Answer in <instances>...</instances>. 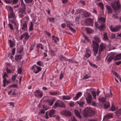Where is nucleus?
I'll list each match as a JSON object with an SVG mask.
<instances>
[{
  "instance_id": "obj_1",
  "label": "nucleus",
  "mask_w": 121,
  "mask_h": 121,
  "mask_svg": "<svg viewBox=\"0 0 121 121\" xmlns=\"http://www.w3.org/2000/svg\"><path fill=\"white\" fill-rule=\"evenodd\" d=\"M94 38L95 41H93L92 47L94 52V56H95L98 51L99 45V44L96 42H100V40L99 38L97 36H95Z\"/></svg>"
},
{
  "instance_id": "obj_26",
  "label": "nucleus",
  "mask_w": 121,
  "mask_h": 121,
  "mask_svg": "<svg viewBox=\"0 0 121 121\" xmlns=\"http://www.w3.org/2000/svg\"><path fill=\"white\" fill-rule=\"evenodd\" d=\"M24 36L25 39V40H27L30 36L28 33L27 32H25L23 34Z\"/></svg>"
},
{
  "instance_id": "obj_63",
  "label": "nucleus",
  "mask_w": 121,
  "mask_h": 121,
  "mask_svg": "<svg viewBox=\"0 0 121 121\" xmlns=\"http://www.w3.org/2000/svg\"><path fill=\"white\" fill-rule=\"evenodd\" d=\"M18 0H13V4H16L18 2Z\"/></svg>"
},
{
  "instance_id": "obj_53",
  "label": "nucleus",
  "mask_w": 121,
  "mask_h": 121,
  "mask_svg": "<svg viewBox=\"0 0 121 121\" xmlns=\"http://www.w3.org/2000/svg\"><path fill=\"white\" fill-rule=\"evenodd\" d=\"M121 109L118 110L115 112V113L117 114H120L121 113Z\"/></svg>"
},
{
  "instance_id": "obj_17",
  "label": "nucleus",
  "mask_w": 121,
  "mask_h": 121,
  "mask_svg": "<svg viewBox=\"0 0 121 121\" xmlns=\"http://www.w3.org/2000/svg\"><path fill=\"white\" fill-rule=\"evenodd\" d=\"M98 21L101 24L104 23L105 21V19L104 18L102 17H100L98 19Z\"/></svg>"
},
{
  "instance_id": "obj_9",
  "label": "nucleus",
  "mask_w": 121,
  "mask_h": 121,
  "mask_svg": "<svg viewBox=\"0 0 121 121\" xmlns=\"http://www.w3.org/2000/svg\"><path fill=\"white\" fill-rule=\"evenodd\" d=\"M92 99L91 95L90 93H88L87 95V97H86V99L87 103L90 104L92 101Z\"/></svg>"
},
{
  "instance_id": "obj_8",
  "label": "nucleus",
  "mask_w": 121,
  "mask_h": 121,
  "mask_svg": "<svg viewBox=\"0 0 121 121\" xmlns=\"http://www.w3.org/2000/svg\"><path fill=\"white\" fill-rule=\"evenodd\" d=\"M106 45L105 44L102 43L99 46V49L98 53L99 55L100 54V52L104 50L105 49Z\"/></svg>"
},
{
  "instance_id": "obj_38",
  "label": "nucleus",
  "mask_w": 121,
  "mask_h": 121,
  "mask_svg": "<svg viewBox=\"0 0 121 121\" xmlns=\"http://www.w3.org/2000/svg\"><path fill=\"white\" fill-rule=\"evenodd\" d=\"M36 47L38 48H40L42 49H43V47L42 45L39 43L37 44L36 45Z\"/></svg>"
},
{
  "instance_id": "obj_28",
  "label": "nucleus",
  "mask_w": 121,
  "mask_h": 121,
  "mask_svg": "<svg viewBox=\"0 0 121 121\" xmlns=\"http://www.w3.org/2000/svg\"><path fill=\"white\" fill-rule=\"evenodd\" d=\"M86 32L88 33H90L93 32V30L91 28H86L85 29Z\"/></svg>"
},
{
  "instance_id": "obj_25",
  "label": "nucleus",
  "mask_w": 121,
  "mask_h": 121,
  "mask_svg": "<svg viewBox=\"0 0 121 121\" xmlns=\"http://www.w3.org/2000/svg\"><path fill=\"white\" fill-rule=\"evenodd\" d=\"M74 112L77 117H78L79 118H81V117L78 110H75Z\"/></svg>"
},
{
  "instance_id": "obj_30",
  "label": "nucleus",
  "mask_w": 121,
  "mask_h": 121,
  "mask_svg": "<svg viewBox=\"0 0 121 121\" xmlns=\"http://www.w3.org/2000/svg\"><path fill=\"white\" fill-rule=\"evenodd\" d=\"M9 43V45L10 47L12 48L13 47L15 44L14 42L12 41L11 40H8Z\"/></svg>"
},
{
  "instance_id": "obj_4",
  "label": "nucleus",
  "mask_w": 121,
  "mask_h": 121,
  "mask_svg": "<svg viewBox=\"0 0 121 121\" xmlns=\"http://www.w3.org/2000/svg\"><path fill=\"white\" fill-rule=\"evenodd\" d=\"M65 104L62 102L58 100L55 103L53 107L54 108H56L57 107L65 108Z\"/></svg>"
},
{
  "instance_id": "obj_39",
  "label": "nucleus",
  "mask_w": 121,
  "mask_h": 121,
  "mask_svg": "<svg viewBox=\"0 0 121 121\" xmlns=\"http://www.w3.org/2000/svg\"><path fill=\"white\" fill-rule=\"evenodd\" d=\"M91 92L94 98L95 99H96V94L95 92L94 91H92Z\"/></svg>"
},
{
  "instance_id": "obj_61",
  "label": "nucleus",
  "mask_w": 121,
  "mask_h": 121,
  "mask_svg": "<svg viewBox=\"0 0 121 121\" xmlns=\"http://www.w3.org/2000/svg\"><path fill=\"white\" fill-rule=\"evenodd\" d=\"M69 105L71 107H73L74 105V102H71L69 103Z\"/></svg>"
},
{
  "instance_id": "obj_14",
  "label": "nucleus",
  "mask_w": 121,
  "mask_h": 121,
  "mask_svg": "<svg viewBox=\"0 0 121 121\" xmlns=\"http://www.w3.org/2000/svg\"><path fill=\"white\" fill-rule=\"evenodd\" d=\"M87 22L89 23L88 25L92 26L93 25V20L91 18H88L87 20Z\"/></svg>"
},
{
  "instance_id": "obj_42",
  "label": "nucleus",
  "mask_w": 121,
  "mask_h": 121,
  "mask_svg": "<svg viewBox=\"0 0 121 121\" xmlns=\"http://www.w3.org/2000/svg\"><path fill=\"white\" fill-rule=\"evenodd\" d=\"M98 5L102 9H103L104 8V5L102 2H100L99 3Z\"/></svg>"
},
{
  "instance_id": "obj_56",
  "label": "nucleus",
  "mask_w": 121,
  "mask_h": 121,
  "mask_svg": "<svg viewBox=\"0 0 121 121\" xmlns=\"http://www.w3.org/2000/svg\"><path fill=\"white\" fill-rule=\"evenodd\" d=\"M71 121H77L75 118L74 116L72 117L71 118Z\"/></svg>"
},
{
  "instance_id": "obj_50",
  "label": "nucleus",
  "mask_w": 121,
  "mask_h": 121,
  "mask_svg": "<svg viewBox=\"0 0 121 121\" xmlns=\"http://www.w3.org/2000/svg\"><path fill=\"white\" fill-rule=\"evenodd\" d=\"M68 27L69 28V29L72 31L73 32H75V30L73 28H72L71 27H70L69 26H68Z\"/></svg>"
},
{
  "instance_id": "obj_51",
  "label": "nucleus",
  "mask_w": 121,
  "mask_h": 121,
  "mask_svg": "<svg viewBox=\"0 0 121 121\" xmlns=\"http://www.w3.org/2000/svg\"><path fill=\"white\" fill-rule=\"evenodd\" d=\"M86 53L91 54V51L90 49L89 48H87L86 49Z\"/></svg>"
},
{
  "instance_id": "obj_59",
  "label": "nucleus",
  "mask_w": 121,
  "mask_h": 121,
  "mask_svg": "<svg viewBox=\"0 0 121 121\" xmlns=\"http://www.w3.org/2000/svg\"><path fill=\"white\" fill-rule=\"evenodd\" d=\"M53 40L54 41V42L55 43H56V40H59V39L58 37H56L55 38H53Z\"/></svg>"
},
{
  "instance_id": "obj_16",
  "label": "nucleus",
  "mask_w": 121,
  "mask_h": 121,
  "mask_svg": "<svg viewBox=\"0 0 121 121\" xmlns=\"http://www.w3.org/2000/svg\"><path fill=\"white\" fill-rule=\"evenodd\" d=\"M55 110L53 109L51 110L48 113L49 116L50 117H52V116L55 114Z\"/></svg>"
},
{
  "instance_id": "obj_10",
  "label": "nucleus",
  "mask_w": 121,
  "mask_h": 121,
  "mask_svg": "<svg viewBox=\"0 0 121 121\" xmlns=\"http://www.w3.org/2000/svg\"><path fill=\"white\" fill-rule=\"evenodd\" d=\"M21 28L23 31L26 30L27 29V22L25 21L24 23L21 26Z\"/></svg>"
},
{
  "instance_id": "obj_36",
  "label": "nucleus",
  "mask_w": 121,
  "mask_h": 121,
  "mask_svg": "<svg viewBox=\"0 0 121 121\" xmlns=\"http://www.w3.org/2000/svg\"><path fill=\"white\" fill-rule=\"evenodd\" d=\"M70 99V97L69 96L63 95L62 96V99L64 100L69 99Z\"/></svg>"
},
{
  "instance_id": "obj_49",
  "label": "nucleus",
  "mask_w": 121,
  "mask_h": 121,
  "mask_svg": "<svg viewBox=\"0 0 121 121\" xmlns=\"http://www.w3.org/2000/svg\"><path fill=\"white\" fill-rule=\"evenodd\" d=\"M83 36L84 39L87 41H89V39L88 37H87L86 35L84 34H83Z\"/></svg>"
},
{
  "instance_id": "obj_37",
  "label": "nucleus",
  "mask_w": 121,
  "mask_h": 121,
  "mask_svg": "<svg viewBox=\"0 0 121 121\" xmlns=\"http://www.w3.org/2000/svg\"><path fill=\"white\" fill-rule=\"evenodd\" d=\"M3 86L5 87V84L6 81L7 80V79L5 77H3Z\"/></svg>"
},
{
  "instance_id": "obj_3",
  "label": "nucleus",
  "mask_w": 121,
  "mask_h": 121,
  "mask_svg": "<svg viewBox=\"0 0 121 121\" xmlns=\"http://www.w3.org/2000/svg\"><path fill=\"white\" fill-rule=\"evenodd\" d=\"M95 113V112L91 107H88L85 108L84 117H91L94 115Z\"/></svg>"
},
{
  "instance_id": "obj_2",
  "label": "nucleus",
  "mask_w": 121,
  "mask_h": 121,
  "mask_svg": "<svg viewBox=\"0 0 121 121\" xmlns=\"http://www.w3.org/2000/svg\"><path fill=\"white\" fill-rule=\"evenodd\" d=\"M111 5L114 10V12L117 13V14H118L120 12L119 10L120 9L121 7L120 2L118 1H115L112 3Z\"/></svg>"
},
{
  "instance_id": "obj_24",
  "label": "nucleus",
  "mask_w": 121,
  "mask_h": 121,
  "mask_svg": "<svg viewBox=\"0 0 121 121\" xmlns=\"http://www.w3.org/2000/svg\"><path fill=\"white\" fill-rule=\"evenodd\" d=\"M22 59V55H20L15 56V60L17 61L18 60H20Z\"/></svg>"
},
{
  "instance_id": "obj_52",
  "label": "nucleus",
  "mask_w": 121,
  "mask_h": 121,
  "mask_svg": "<svg viewBox=\"0 0 121 121\" xmlns=\"http://www.w3.org/2000/svg\"><path fill=\"white\" fill-rule=\"evenodd\" d=\"M22 69L21 68H18L17 69V73L18 74H20L22 72Z\"/></svg>"
},
{
  "instance_id": "obj_6",
  "label": "nucleus",
  "mask_w": 121,
  "mask_h": 121,
  "mask_svg": "<svg viewBox=\"0 0 121 121\" xmlns=\"http://www.w3.org/2000/svg\"><path fill=\"white\" fill-rule=\"evenodd\" d=\"M31 69L33 70L34 73H37L41 71V69L40 67L35 65H33L31 67Z\"/></svg>"
},
{
  "instance_id": "obj_46",
  "label": "nucleus",
  "mask_w": 121,
  "mask_h": 121,
  "mask_svg": "<svg viewBox=\"0 0 121 121\" xmlns=\"http://www.w3.org/2000/svg\"><path fill=\"white\" fill-rule=\"evenodd\" d=\"M115 13L116 14H113L112 17L114 19H117L118 18V16L117 15V13Z\"/></svg>"
},
{
  "instance_id": "obj_29",
  "label": "nucleus",
  "mask_w": 121,
  "mask_h": 121,
  "mask_svg": "<svg viewBox=\"0 0 121 121\" xmlns=\"http://www.w3.org/2000/svg\"><path fill=\"white\" fill-rule=\"evenodd\" d=\"M114 57V55H112L110 56L108 59L107 62L108 63L110 62L113 59Z\"/></svg>"
},
{
  "instance_id": "obj_27",
  "label": "nucleus",
  "mask_w": 121,
  "mask_h": 121,
  "mask_svg": "<svg viewBox=\"0 0 121 121\" xmlns=\"http://www.w3.org/2000/svg\"><path fill=\"white\" fill-rule=\"evenodd\" d=\"M10 20L11 22L13 23L15 25H16L17 23V21L16 20V18H13Z\"/></svg>"
},
{
  "instance_id": "obj_62",
  "label": "nucleus",
  "mask_w": 121,
  "mask_h": 121,
  "mask_svg": "<svg viewBox=\"0 0 121 121\" xmlns=\"http://www.w3.org/2000/svg\"><path fill=\"white\" fill-rule=\"evenodd\" d=\"M61 26L62 28H65L66 26V25L65 23H63L61 24Z\"/></svg>"
},
{
  "instance_id": "obj_45",
  "label": "nucleus",
  "mask_w": 121,
  "mask_h": 121,
  "mask_svg": "<svg viewBox=\"0 0 121 121\" xmlns=\"http://www.w3.org/2000/svg\"><path fill=\"white\" fill-rule=\"evenodd\" d=\"M110 106V104L109 103L107 104H104V107L105 108L107 109Z\"/></svg>"
},
{
  "instance_id": "obj_43",
  "label": "nucleus",
  "mask_w": 121,
  "mask_h": 121,
  "mask_svg": "<svg viewBox=\"0 0 121 121\" xmlns=\"http://www.w3.org/2000/svg\"><path fill=\"white\" fill-rule=\"evenodd\" d=\"M104 26V24H102L101 25H100L99 26V30H102L103 29Z\"/></svg>"
},
{
  "instance_id": "obj_34",
  "label": "nucleus",
  "mask_w": 121,
  "mask_h": 121,
  "mask_svg": "<svg viewBox=\"0 0 121 121\" xmlns=\"http://www.w3.org/2000/svg\"><path fill=\"white\" fill-rule=\"evenodd\" d=\"M106 8L108 11V13H111L112 12V9L109 6H107Z\"/></svg>"
},
{
  "instance_id": "obj_60",
  "label": "nucleus",
  "mask_w": 121,
  "mask_h": 121,
  "mask_svg": "<svg viewBox=\"0 0 121 121\" xmlns=\"http://www.w3.org/2000/svg\"><path fill=\"white\" fill-rule=\"evenodd\" d=\"M8 8L9 9V10L11 12V13H13V9L11 7V6H9L8 7Z\"/></svg>"
},
{
  "instance_id": "obj_7",
  "label": "nucleus",
  "mask_w": 121,
  "mask_h": 121,
  "mask_svg": "<svg viewBox=\"0 0 121 121\" xmlns=\"http://www.w3.org/2000/svg\"><path fill=\"white\" fill-rule=\"evenodd\" d=\"M34 94L35 96L40 98H41L43 95L42 92L39 90H35L34 92Z\"/></svg>"
},
{
  "instance_id": "obj_18",
  "label": "nucleus",
  "mask_w": 121,
  "mask_h": 121,
  "mask_svg": "<svg viewBox=\"0 0 121 121\" xmlns=\"http://www.w3.org/2000/svg\"><path fill=\"white\" fill-rule=\"evenodd\" d=\"M15 14V13H11L10 15L8 16V18L10 19H11L13 18H16Z\"/></svg>"
},
{
  "instance_id": "obj_5",
  "label": "nucleus",
  "mask_w": 121,
  "mask_h": 121,
  "mask_svg": "<svg viewBox=\"0 0 121 121\" xmlns=\"http://www.w3.org/2000/svg\"><path fill=\"white\" fill-rule=\"evenodd\" d=\"M110 29L112 32H117L121 29V25H117L114 27L111 26L110 27Z\"/></svg>"
},
{
  "instance_id": "obj_13",
  "label": "nucleus",
  "mask_w": 121,
  "mask_h": 121,
  "mask_svg": "<svg viewBox=\"0 0 121 121\" xmlns=\"http://www.w3.org/2000/svg\"><path fill=\"white\" fill-rule=\"evenodd\" d=\"M25 10L22 9L20 10L19 12V14L21 17H22L24 16V14H25Z\"/></svg>"
},
{
  "instance_id": "obj_40",
  "label": "nucleus",
  "mask_w": 121,
  "mask_h": 121,
  "mask_svg": "<svg viewBox=\"0 0 121 121\" xmlns=\"http://www.w3.org/2000/svg\"><path fill=\"white\" fill-rule=\"evenodd\" d=\"M34 25V24H33L32 22H31L29 28V30H33Z\"/></svg>"
},
{
  "instance_id": "obj_54",
  "label": "nucleus",
  "mask_w": 121,
  "mask_h": 121,
  "mask_svg": "<svg viewBox=\"0 0 121 121\" xmlns=\"http://www.w3.org/2000/svg\"><path fill=\"white\" fill-rule=\"evenodd\" d=\"M54 116L56 119L57 120H59L60 118V116L58 115H55Z\"/></svg>"
},
{
  "instance_id": "obj_41",
  "label": "nucleus",
  "mask_w": 121,
  "mask_h": 121,
  "mask_svg": "<svg viewBox=\"0 0 121 121\" xmlns=\"http://www.w3.org/2000/svg\"><path fill=\"white\" fill-rule=\"evenodd\" d=\"M35 44H32L30 48L29 51H31L34 48Z\"/></svg>"
},
{
  "instance_id": "obj_23",
  "label": "nucleus",
  "mask_w": 121,
  "mask_h": 121,
  "mask_svg": "<svg viewBox=\"0 0 121 121\" xmlns=\"http://www.w3.org/2000/svg\"><path fill=\"white\" fill-rule=\"evenodd\" d=\"M55 99L54 98H53L51 99H50L48 101L49 104L51 105L52 106L54 102L55 101Z\"/></svg>"
},
{
  "instance_id": "obj_19",
  "label": "nucleus",
  "mask_w": 121,
  "mask_h": 121,
  "mask_svg": "<svg viewBox=\"0 0 121 121\" xmlns=\"http://www.w3.org/2000/svg\"><path fill=\"white\" fill-rule=\"evenodd\" d=\"M113 113H109L106 115L105 117L108 119L112 118H113Z\"/></svg>"
},
{
  "instance_id": "obj_32",
  "label": "nucleus",
  "mask_w": 121,
  "mask_h": 121,
  "mask_svg": "<svg viewBox=\"0 0 121 121\" xmlns=\"http://www.w3.org/2000/svg\"><path fill=\"white\" fill-rule=\"evenodd\" d=\"M21 6L22 7L23 9H24L23 10H25V9H26L25 4L24 3L23 0H21Z\"/></svg>"
},
{
  "instance_id": "obj_20",
  "label": "nucleus",
  "mask_w": 121,
  "mask_h": 121,
  "mask_svg": "<svg viewBox=\"0 0 121 121\" xmlns=\"http://www.w3.org/2000/svg\"><path fill=\"white\" fill-rule=\"evenodd\" d=\"M110 93H107L105 95V96L106 98L112 97V94L111 90H110Z\"/></svg>"
},
{
  "instance_id": "obj_48",
  "label": "nucleus",
  "mask_w": 121,
  "mask_h": 121,
  "mask_svg": "<svg viewBox=\"0 0 121 121\" xmlns=\"http://www.w3.org/2000/svg\"><path fill=\"white\" fill-rule=\"evenodd\" d=\"M49 93L51 95H55L57 94V93L56 92H49Z\"/></svg>"
},
{
  "instance_id": "obj_58",
  "label": "nucleus",
  "mask_w": 121,
  "mask_h": 121,
  "mask_svg": "<svg viewBox=\"0 0 121 121\" xmlns=\"http://www.w3.org/2000/svg\"><path fill=\"white\" fill-rule=\"evenodd\" d=\"M4 1L6 3L9 4L12 2L11 0H4Z\"/></svg>"
},
{
  "instance_id": "obj_57",
  "label": "nucleus",
  "mask_w": 121,
  "mask_h": 121,
  "mask_svg": "<svg viewBox=\"0 0 121 121\" xmlns=\"http://www.w3.org/2000/svg\"><path fill=\"white\" fill-rule=\"evenodd\" d=\"M16 76V75L12 76V80L13 81H14L15 80Z\"/></svg>"
},
{
  "instance_id": "obj_21",
  "label": "nucleus",
  "mask_w": 121,
  "mask_h": 121,
  "mask_svg": "<svg viewBox=\"0 0 121 121\" xmlns=\"http://www.w3.org/2000/svg\"><path fill=\"white\" fill-rule=\"evenodd\" d=\"M106 98L104 97H102L101 98H98V100L100 102L104 103L105 102L106 100Z\"/></svg>"
},
{
  "instance_id": "obj_12",
  "label": "nucleus",
  "mask_w": 121,
  "mask_h": 121,
  "mask_svg": "<svg viewBox=\"0 0 121 121\" xmlns=\"http://www.w3.org/2000/svg\"><path fill=\"white\" fill-rule=\"evenodd\" d=\"M82 95V94L81 92H78L76 94L75 96L73 98V99L74 100H77Z\"/></svg>"
},
{
  "instance_id": "obj_33",
  "label": "nucleus",
  "mask_w": 121,
  "mask_h": 121,
  "mask_svg": "<svg viewBox=\"0 0 121 121\" xmlns=\"http://www.w3.org/2000/svg\"><path fill=\"white\" fill-rule=\"evenodd\" d=\"M90 56V54L86 53L85 55L84 56V57L83 58V59L84 60H85L88 58Z\"/></svg>"
},
{
  "instance_id": "obj_64",
  "label": "nucleus",
  "mask_w": 121,
  "mask_h": 121,
  "mask_svg": "<svg viewBox=\"0 0 121 121\" xmlns=\"http://www.w3.org/2000/svg\"><path fill=\"white\" fill-rule=\"evenodd\" d=\"M8 25L10 27V29L11 30H13V28L12 25L10 23H9Z\"/></svg>"
},
{
  "instance_id": "obj_11",
  "label": "nucleus",
  "mask_w": 121,
  "mask_h": 121,
  "mask_svg": "<svg viewBox=\"0 0 121 121\" xmlns=\"http://www.w3.org/2000/svg\"><path fill=\"white\" fill-rule=\"evenodd\" d=\"M60 112L62 114L66 116H69L71 114L70 112L67 111H61Z\"/></svg>"
},
{
  "instance_id": "obj_44",
  "label": "nucleus",
  "mask_w": 121,
  "mask_h": 121,
  "mask_svg": "<svg viewBox=\"0 0 121 121\" xmlns=\"http://www.w3.org/2000/svg\"><path fill=\"white\" fill-rule=\"evenodd\" d=\"M116 109L115 108L114 106H113L112 105L110 109V110H111L112 111H114L116 110Z\"/></svg>"
},
{
  "instance_id": "obj_55",
  "label": "nucleus",
  "mask_w": 121,
  "mask_h": 121,
  "mask_svg": "<svg viewBox=\"0 0 121 121\" xmlns=\"http://www.w3.org/2000/svg\"><path fill=\"white\" fill-rule=\"evenodd\" d=\"M25 3H29L30 2H32V0H24Z\"/></svg>"
},
{
  "instance_id": "obj_47",
  "label": "nucleus",
  "mask_w": 121,
  "mask_h": 121,
  "mask_svg": "<svg viewBox=\"0 0 121 121\" xmlns=\"http://www.w3.org/2000/svg\"><path fill=\"white\" fill-rule=\"evenodd\" d=\"M90 77V76L89 74H87L83 78V79H86L89 78Z\"/></svg>"
},
{
  "instance_id": "obj_22",
  "label": "nucleus",
  "mask_w": 121,
  "mask_h": 121,
  "mask_svg": "<svg viewBox=\"0 0 121 121\" xmlns=\"http://www.w3.org/2000/svg\"><path fill=\"white\" fill-rule=\"evenodd\" d=\"M59 58L60 60H68L67 59L66 57H64L61 55H60L59 56Z\"/></svg>"
},
{
  "instance_id": "obj_35",
  "label": "nucleus",
  "mask_w": 121,
  "mask_h": 121,
  "mask_svg": "<svg viewBox=\"0 0 121 121\" xmlns=\"http://www.w3.org/2000/svg\"><path fill=\"white\" fill-rule=\"evenodd\" d=\"M104 41H108V37L107 36V34L106 33H104Z\"/></svg>"
},
{
  "instance_id": "obj_15",
  "label": "nucleus",
  "mask_w": 121,
  "mask_h": 121,
  "mask_svg": "<svg viewBox=\"0 0 121 121\" xmlns=\"http://www.w3.org/2000/svg\"><path fill=\"white\" fill-rule=\"evenodd\" d=\"M77 103L79 104L80 106H81L84 104V101L82 99H81L80 100L78 101Z\"/></svg>"
},
{
  "instance_id": "obj_31",
  "label": "nucleus",
  "mask_w": 121,
  "mask_h": 121,
  "mask_svg": "<svg viewBox=\"0 0 121 121\" xmlns=\"http://www.w3.org/2000/svg\"><path fill=\"white\" fill-rule=\"evenodd\" d=\"M120 59H121V54L117 55L116 56V58L114 60V61Z\"/></svg>"
}]
</instances>
